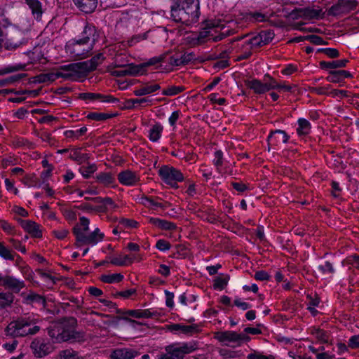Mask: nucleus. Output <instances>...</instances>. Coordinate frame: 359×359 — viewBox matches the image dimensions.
Wrapping results in <instances>:
<instances>
[{
  "label": "nucleus",
  "instance_id": "obj_1",
  "mask_svg": "<svg viewBox=\"0 0 359 359\" xmlns=\"http://www.w3.org/2000/svg\"><path fill=\"white\" fill-rule=\"evenodd\" d=\"M199 0H177L170 7V18L176 22L189 25L198 20Z\"/></svg>",
  "mask_w": 359,
  "mask_h": 359
},
{
  "label": "nucleus",
  "instance_id": "obj_2",
  "mask_svg": "<svg viewBox=\"0 0 359 359\" xmlns=\"http://www.w3.org/2000/svg\"><path fill=\"white\" fill-rule=\"evenodd\" d=\"M77 320L74 318H65L55 323L48 327V334L56 342L77 340L82 337L81 333L76 332Z\"/></svg>",
  "mask_w": 359,
  "mask_h": 359
},
{
  "label": "nucleus",
  "instance_id": "obj_3",
  "mask_svg": "<svg viewBox=\"0 0 359 359\" xmlns=\"http://www.w3.org/2000/svg\"><path fill=\"white\" fill-rule=\"evenodd\" d=\"M38 319L32 316L18 318L7 325L4 330L5 334L12 338L35 334L40 330V327L36 325Z\"/></svg>",
  "mask_w": 359,
  "mask_h": 359
},
{
  "label": "nucleus",
  "instance_id": "obj_4",
  "mask_svg": "<svg viewBox=\"0 0 359 359\" xmlns=\"http://www.w3.org/2000/svg\"><path fill=\"white\" fill-rule=\"evenodd\" d=\"M90 221L86 217L79 218V223L73 228V233L76 238V245L81 247L85 245H95L102 241L104 234L101 233L99 228H96L93 232L87 234L89 230Z\"/></svg>",
  "mask_w": 359,
  "mask_h": 359
},
{
  "label": "nucleus",
  "instance_id": "obj_5",
  "mask_svg": "<svg viewBox=\"0 0 359 359\" xmlns=\"http://www.w3.org/2000/svg\"><path fill=\"white\" fill-rule=\"evenodd\" d=\"M158 174L166 184L175 189L179 187L177 183L184 180L182 172L170 165L161 166L158 170Z\"/></svg>",
  "mask_w": 359,
  "mask_h": 359
},
{
  "label": "nucleus",
  "instance_id": "obj_6",
  "mask_svg": "<svg viewBox=\"0 0 359 359\" xmlns=\"http://www.w3.org/2000/svg\"><path fill=\"white\" fill-rule=\"evenodd\" d=\"M28 41L29 39L24 31L18 28H14L6 39L3 46L7 50L13 51L25 46Z\"/></svg>",
  "mask_w": 359,
  "mask_h": 359
},
{
  "label": "nucleus",
  "instance_id": "obj_7",
  "mask_svg": "<svg viewBox=\"0 0 359 359\" xmlns=\"http://www.w3.org/2000/svg\"><path fill=\"white\" fill-rule=\"evenodd\" d=\"M216 338L219 341L232 347L240 346L242 343L248 341L250 339L245 333H237L234 331L217 332Z\"/></svg>",
  "mask_w": 359,
  "mask_h": 359
},
{
  "label": "nucleus",
  "instance_id": "obj_8",
  "mask_svg": "<svg viewBox=\"0 0 359 359\" xmlns=\"http://www.w3.org/2000/svg\"><path fill=\"white\" fill-rule=\"evenodd\" d=\"M67 48L74 57L82 59L88 56L93 49V43H85L80 39L72 40L67 45Z\"/></svg>",
  "mask_w": 359,
  "mask_h": 359
},
{
  "label": "nucleus",
  "instance_id": "obj_9",
  "mask_svg": "<svg viewBox=\"0 0 359 359\" xmlns=\"http://www.w3.org/2000/svg\"><path fill=\"white\" fill-rule=\"evenodd\" d=\"M56 77L63 78L67 80H74L82 72L79 62L71 63L66 65L60 66L56 71Z\"/></svg>",
  "mask_w": 359,
  "mask_h": 359
},
{
  "label": "nucleus",
  "instance_id": "obj_10",
  "mask_svg": "<svg viewBox=\"0 0 359 359\" xmlns=\"http://www.w3.org/2000/svg\"><path fill=\"white\" fill-rule=\"evenodd\" d=\"M30 348L33 354L37 358H43L50 353L53 346L48 340L43 338H35L31 343Z\"/></svg>",
  "mask_w": 359,
  "mask_h": 359
},
{
  "label": "nucleus",
  "instance_id": "obj_11",
  "mask_svg": "<svg viewBox=\"0 0 359 359\" xmlns=\"http://www.w3.org/2000/svg\"><path fill=\"white\" fill-rule=\"evenodd\" d=\"M0 286L11 290L12 293H18L25 287V283L23 280L13 276H2L0 273Z\"/></svg>",
  "mask_w": 359,
  "mask_h": 359
},
{
  "label": "nucleus",
  "instance_id": "obj_12",
  "mask_svg": "<svg viewBox=\"0 0 359 359\" xmlns=\"http://www.w3.org/2000/svg\"><path fill=\"white\" fill-rule=\"evenodd\" d=\"M78 97L86 101H100L101 102H118V100L111 95H105L94 93H82L79 94Z\"/></svg>",
  "mask_w": 359,
  "mask_h": 359
},
{
  "label": "nucleus",
  "instance_id": "obj_13",
  "mask_svg": "<svg viewBox=\"0 0 359 359\" xmlns=\"http://www.w3.org/2000/svg\"><path fill=\"white\" fill-rule=\"evenodd\" d=\"M140 354L138 351L132 348H118L111 351L110 358L111 359H134Z\"/></svg>",
  "mask_w": 359,
  "mask_h": 359
},
{
  "label": "nucleus",
  "instance_id": "obj_14",
  "mask_svg": "<svg viewBox=\"0 0 359 359\" xmlns=\"http://www.w3.org/2000/svg\"><path fill=\"white\" fill-rule=\"evenodd\" d=\"M170 347L177 355L180 357V359H183L184 355L192 353L197 349L196 344L193 341L174 344L170 346Z\"/></svg>",
  "mask_w": 359,
  "mask_h": 359
},
{
  "label": "nucleus",
  "instance_id": "obj_15",
  "mask_svg": "<svg viewBox=\"0 0 359 359\" xmlns=\"http://www.w3.org/2000/svg\"><path fill=\"white\" fill-rule=\"evenodd\" d=\"M117 178L119 182L125 186H134L140 181L138 175L130 170L119 172Z\"/></svg>",
  "mask_w": 359,
  "mask_h": 359
},
{
  "label": "nucleus",
  "instance_id": "obj_16",
  "mask_svg": "<svg viewBox=\"0 0 359 359\" xmlns=\"http://www.w3.org/2000/svg\"><path fill=\"white\" fill-rule=\"evenodd\" d=\"M289 140V135L282 130H276L271 132L267 137L269 145L277 146L280 143H287Z\"/></svg>",
  "mask_w": 359,
  "mask_h": 359
},
{
  "label": "nucleus",
  "instance_id": "obj_17",
  "mask_svg": "<svg viewBox=\"0 0 359 359\" xmlns=\"http://www.w3.org/2000/svg\"><path fill=\"white\" fill-rule=\"evenodd\" d=\"M18 222L24 230L29 233L32 237L41 238L42 236V232L40 230L39 225L36 222L31 220H23L22 219H19Z\"/></svg>",
  "mask_w": 359,
  "mask_h": 359
},
{
  "label": "nucleus",
  "instance_id": "obj_18",
  "mask_svg": "<svg viewBox=\"0 0 359 359\" xmlns=\"http://www.w3.org/2000/svg\"><path fill=\"white\" fill-rule=\"evenodd\" d=\"M128 316L135 318H157L160 316V313L152 309H137L128 310L126 312Z\"/></svg>",
  "mask_w": 359,
  "mask_h": 359
},
{
  "label": "nucleus",
  "instance_id": "obj_19",
  "mask_svg": "<svg viewBox=\"0 0 359 359\" xmlns=\"http://www.w3.org/2000/svg\"><path fill=\"white\" fill-rule=\"evenodd\" d=\"M104 57L102 53L97 54L90 60L79 62L82 72L86 73L91 72L96 69V67L102 63Z\"/></svg>",
  "mask_w": 359,
  "mask_h": 359
},
{
  "label": "nucleus",
  "instance_id": "obj_20",
  "mask_svg": "<svg viewBox=\"0 0 359 359\" xmlns=\"http://www.w3.org/2000/svg\"><path fill=\"white\" fill-rule=\"evenodd\" d=\"M25 3L31 10L34 18L38 21L41 20L46 8L40 0H25Z\"/></svg>",
  "mask_w": 359,
  "mask_h": 359
},
{
  "label": "nucleus",
  "instance_id": "obj_21",
  "mask_svg": "<svg viewBox=\"0 0 359 359\" xmlns=\"http://www.w3.org/2000/svg\"><path fill=\"white\" fill-rule=\"evenodd\" d=\"M97 36L96 27L93 25L87 24L81 33V38L79 39L85 43H93V46L97 41Z\"/></svg>",
  "mask_w": 359,
  "mask_h": 359
},
{
  "label": "nucleus",
  "instance_id": "obj_22",
  "mask_svg": "<svg viewBox=\"0 0 359 359\" xmlns=\"http://www.w3.org/2000/svg\"><path fill=\"white\" fill-rule=\"evenodd\" d=\"M161 86L157 83H146L135 88L133 93L135 96H144L158 90Z\"/></svg>",
  "mask_w": 359,
  "mask_h": 359
},
{
  "label": "nucleus",
  "instance_id": "obj_23",
  "mask_svg": "<svg viewBox=\"0 0 359 359\" xmlns=\"http://www.w3.org/2000/svg\"><path fill=\"white\" fill-rule=\"evenodd\" d=\"M76 7L85 13H93L97 7V0H73Z\"/></svg>",
  "mask_w": 359,
  "mask_h": 359
},
{
  "label": "nucleus",
  "instance_id": "obj_24",
  "mask_svg": "<svg viewBox=\"0 0 359 359\" xmlns=\"http://www.w3.org/2000/svg\"><path fill=\"white\" fill-rule=\"evenodd\" d=\"M170 330L171 331L180 332L187 335H193L200 331L198 326L196 324L191 325L172 324L170 326Z\"/></svg>",
  "mask_w": 359,
  "mask_h": 359
},
{
  "label": "nucleus",
  "instance_id": "obj_25",
  "mask_svg": "<svg viewBox=\"0 0 359 359\" xmlns=\"http://www.w3.org/2000/svg\"><path fill=\"white\" fill-rule=\"evenodd\" d=\"M142 71V67L139 65H129L124 67L122 70H114L112 72V75L118 77L124 76L126 75L135 76L138 74Z\"/></svg>",
  "mask_w": 359,
  "mask_h": 359
},
{
  "label": "nucleus",
  "instance_id": "obj_26",
  "mask_svg": "<svg viewBox=\"0 0 359 359\" xmlns=\"http://www.w3.org/2000/svg\"><path fill=\"white\" fill-rule=\"evenodd\" d=\"M245 84L248 88L252 90L254 93L257 94H262L269 91V88H266L265 81L263 83L258 79H252L246 81Z\"/></svg>",
  "mask_w": 359,
  "mask_h": 359
},
{
  "label": "nucleus",
  "instance_id": "obj_27",
  "mask_svg": "<svg viewBox=\"0 0 359 359\" xmlns=\"http://www.w3.org/2000/svg\"><path fill=\"white\" fill-rule=\"evenodd\" d=\"M298 12L299 17H303L306 19H318L324 17V13L322 12L321 9L306 8L299 10Z\"/></svg>",
  "mask_w": 359,
  "mask_h": 359
},
{
  "label": "nucleus",
  "instance_id": "obj_28",
  "mask_svg": "<svg viewBox=\"0 0 359 359\" xmlns=\"http://www.w3.org/2000/svg\"><path fill=\"white\" fill-rule=\"evenodd\" d=\"M149 223L162 230L171 231L177 228L175 224L168 220L161 219L160 218L156 217L149 218Z\"/></svg>",
  "mask_w": 359,
  "mask_h": 359
},
{
  "label": "nucleus",
  "instance_id": "obj_29",
  "mask_svg": "<svg viewBox=\"0 0 359 359\" xmlns=\"http://www.w3.org/2000/svg\"><path fill=\"white\" fill-rule=\"evenodd\" d=\"M348 62V60L346 59L331 61V62L321 61V62H320V67L321 69H337V68L346 67Z\"/></svg>",
  "mask_w": 359,
  "mask_h": 359
},
{
  "label": "nucleus",
  "instance_id": "obj_30",
  "mask_svg": "<svg viewBox=\"0 0 359 359\" xmlns=\"http://www.w3.org/2000/svg\"><path fill=\"white\" fill-rule=\"evenodd\" d=\"M298 127L296 131L299 135H306L310 133L311 126L310 122L304 118H300L297 121Z\"/></svg>",
  "mask_w": 359,
  "mask_h": 359
},
{
  "label": "nucleus",
  "instance_id": "obj_31",
  "mask_svg": "<svg viewBox=\"0 0 359 359\" xmlns=\"http://www.w3.org/2000/svg\"><path fill=\"white\" fill-rule=\"evenodd\" d=\"M96 180L105 187H113V184L115 182V178L110 172H100L96 175Z\"/></svg>",
  "mask_w": 359,
  "mask_h": 359
},
{
  "label": "nucleus",
  "instance_id": "obj_32",
  "mask_svg": "<svg viewBox=\"0 0 359 359\" xmlns=\"http://www.w3.org/2000/svg\"><path fill=\"white\" fill-rule=\"evenodd\" d=\"M15 297L11 292H0V308L6 309L11 306Z\"/></svg>",
  "mask_w": 359,
  "mask_h": 359
},
{
  "label": "nucleus",
  "instance_id": "obj_33",
  "mask_svg": "<svg viewBox=\"0 0 359 359\" xmlns=\"http://www.w3.org/2000/svg\"><path fill=\"white\" fill-rule=\"evenodd\" d=\"M163 130V127L160 123L152 126L149 131V139L153 142H157L161 137Z\"/></svg>",
  "mask_w": 359,
  "mask_h": 359
},
{
  "label": "nucleus",
  "instance_id": "obj_34",
  "mask_svg": "<svg viewBox=\"0 0 359 359\" xmlns=\"http://www.w3.org/2000/svg\"><path fill=\"white\" fill-rule=\"evenodd\" d=\"M151 100L149 97H142V98H136V99H128L126 100L125 106L126 108L131 109L135 107L136 104H146L147 105H151Z\"/></svg>",
  "mask_w": 359,
  "mask_h": 359
},
{
  "label": "nucleus",
  "instance_id": "obj_35",
  "mask_svg": "<svg viewBox=\"0 0 359 359\" xmlns=\"http://www.w3.org/2000/svg\"><path fill=\"white\" fill-rule=\"evenodd\" d=\"M79 208L81 210H86L88 212H105L107 208L104 207V205H98L96 203L92 204L89 203H82Z\"/></svg>",
  "mask_w": 359,
  "mask_h": 359
},
{
  "label": "nucleus",
  "instance_id": "obj_36",
  "mask_svg": "<svg viewBox=\"0 0 359 359\" xmlns=\"http://www.w3.org/2000/svg\"><path fill=\"white\" fill-rule=\"evenodd\" d=\"M123 278L121 273L104 274L101 276L100 280L106 283H117L121 282Z\"/></svg>",
  "mask_w": 359,
  "mask_h": 359
},
{
  "label": "nucleus",
  "instance_id": "obj_37",
  "mask_svg": "<svg viewBox=\"0 0 359 359\" xmlns=\"http://www.w3.org/2000/svg\"><path fill=\"white\" fill-rule=\"evenodd\" d=\"M110 263L115 266H124L131 264L130 255H120L119 257L110 258Z\"/></svg>",
  "mask_w": 359,
  "mask_h": 359
},
{
  "label": "nucleus",
  "instance_id": "obj_38",
  "mask_svg": "<svg viewBox=\"0 0 359 359\" xmlns=\"http://www.w3.org/2000/svg\"><path fill=\"white\" fill-rule=\"evenodd\" d=\"M262 37H260L259 34H257L254 36H252L250 39H245L243 41V46H248L251 50L254 48L263 46Z\"/></svg>",
  "mask_w": 359,
  "mask_h": 359
},
{
  "label": "nucleus",
  "instance_id": "obj_39",
  "mask_svg": "<svg viewBox=\"0 0 359 359\" xmlns=\"http://www.w3.org/2000/svg\"><path fill=\"white\" fill-rule=\"evenodd\" d=\"M25 302L27 304L37 303L43 306L46 305L45 298L43 296L34 292H30L25 297Z\"/></svg>",
  "mask_w": 359,
  "mask_h": 359
},
{
  "label": "nucleus",
  "instance_id": "obj_40",
  "mask_svg": "<svg viewBox=\"0 0 359 359\" xmlns=\"http://www.w3.org/2000/svg\"><path fill=\"white\" fill-rule=\"evenodd\" d=\"M26 68L25 64H15V65H11L6 66L1 69H0V75H4L21 70H25Z\"/></svg>",
  "mask_w": 359,
  "mask_h": 359
},
{
  "label": "nucleus",
  "instance_id": "obj_41",
  "mask_svg": "<svg viewBox=\"0 0 359 359\" xmlns=\"http://www.w3.org/2000/svg\"><path fill=\"white\" fill-rule=\"evenodd\" d=\"M87 132V128L86 127H82L79 130H68L64 132V135L67 138H71L73 140H78L81 136L86 134Z\"/></svg>",
  "mask_w": 359,
  "mask_h": 359
},
{
  "label": "nucleus",
  "instance_id": "obj_42",
  "mask_svg": "<svg viewBox=\"0 0 359 359\" xmlns=\"http://www.w3.org/2000/svg\"><path fill=\"white\" fill-rule=\"evenodd\" d=\"M70 158L79 163H83L90 158V155L87 153H81L80 150L77 149L70 155Z\"/></svg>",
  "mask_w": 359,
  "mask_h": 359
},
{
  "label": "nucleus",
  "instance_id": "obj_43",
  "mask_svg": "<svg viewBox=\"0 0 359 359\" xmlns=\"http://www.w3.org/2000/svg\"><path fill=\"white\" fill-rule=\"evenodd\" d=\"M27 76L26 74L21 73L11 76L8 78L0 80V86H7L20 81Z\"/></svg>",
  "mask_w": 359,
  "mask_h": 359
},
{
  "label": "nucleus",
  "instance_id": "obj_44",
  "mask_svg": "<svg viewBox=\"0 0 359 359\" xmlns=\"http://www.w3.org/2000/svg\"><path fill=\"white\" fill-rule=\"evenodd\" d=\"M229 276L227 275H222L217 276L214 280L213 287L215 289L223 290L228 284Z\"/></svg>",
  "mask_w": 359,
  "mask_h": 359
},
{
  "label": "nucleus",
  "instance_id": "obj_45",
  "mask_svg": "<svg viewBox=\"0 0 359 359\" xmlns=\"http://www.w3.org/2000/svg\"><path fill=\"white\" fill-rule=\"evenodd\" d=\"M115 115L112 114L107 113H100V112H90L87 115V118L88 119L101 121H104L109 118L114 117Z\"/></svg>",
  "mask_w": 359,
  "mask_h": 359
},
{
  "label": "nucleus",
  "instance_id": "obj_46",
  "mask_svg": "<svg viewBox=\"0 0 359 359\" xmlns=\"http://www.w3.org/2000/svg\"><path fill=\"white\" fill-rule=\"evenodd\" d=\"M0 257L6 260H13L15 253L0 241Z\"/></svg>",
  "mask_w": 359,
  "mask_h": 359
},
{
  "label": "nucleus",
  "instance_id": "obj_47",
  "mask_svg": "<svg viewBox=\"0 0 359 359\" xmlns=\"http://www.w3.org/2000/svg\"><path fill=\"white\" fill-rule=\"evenodd\" d=\"M57 79L55 72L41 74L35 77V81L38 83H46L54 81Z\"/></svg>",
  "mask_w": 359,
  "mask_h": 359
},
{
  "label": "nucleus",
  "instance_id": "obj_48",
  "mask_svg": "<svg viewBox=\"0 0 359 359\" xmlns=\"http://www.w3.org/2000/svg\"><path fill=\"white\" fill-rule=\"evenodd\" d=\"M58 359H83L79 356L78 353L72 349H66L62 351L59 355Z\"/></svg>",
  "mask_w": 359,
  "mask_h": 359
},
{
  "label": "nucleus",
  "instance_id": "obj_49",
  "mask_svg": "<svg viewBox=\"0 0 359 359\" xmlns=\"http://www.w3.org/2000/svg\"><path fill=\"white\" fill-rule=\"evenodd\" d=\"M93 203H96L98 205H104V207L107 208V205H111L113 208H116V205L114 203L113 200L111 198L106 197H93L92 198Z\"/></svg>",
  "mask_w": 359,
  "mask_h": 359
},
{
  "label": "nucleus",
  "instance_id": "obj_50",
  "mask_svg": "<svg viewBox=\"0 0 359 359\" xmlns=\"http://www.w3.org/2000/svg\"><path fill=\"white\" fill-rule=\"evenodd\" d=\"M339 1L344 13L354 10L357 6L356 2L353 0H339Z\"/></svg>",
  "mask_w": 359,
  "mask_h": 359
},
{
  "label": "nucleus",
  "instance_id": "obj_51",
  "mask_svg": "<svg viewBox=\"0 0 359 359\" xmlns=\"http://www.w3.org/2000/svg\"><path fill=\"white\" fill-rule=\"evenodd\" d=\"M184 90V88L183 86H169L167 88L164 89L162 92V94L163 95H166V96H174V95H178L181 92H182Z\"/></svg>",
  "mask_w": 359,
  "mask_h": 359
},
{
  "label": "nucleus",
  "instance_id": "obj_52",
  "mask_svg": "<svg viewBox=\"0 0 359 359\" xmlns=\"http://www.w3.org/2000/svg\"><path fill=\"white\" fill-rule=\"evenodd\" d=\"M96 170L97 166L95 164H90L87 166H82L80 168L79 171L84 178L88 179Z\"/></svg>",
  "mask_w": 359,
  "mask_h": 359
},
{
  "label": "nucleus",
  "instance_id": "obj_53",
  "mask_svg": "<svg viewBox=\"0 0 359 359\" xmlns=\"http://www.w3.org/2000/svg\"><path fill=\"white\" fill-rule=\"evenodd\" d=\"M312 334L318 340L320 341L322 343L325 344L328 342L329 334L327 332L321 329H316L312 332Z\"/></svg>",
  "mask_w": 359,
  "mask_h": 359
},
{
  "label": "nucleus",
  "instance_id": "obj_54",
  "mask_svg": "<svg viewBox=\"0 0 359 359\" xmlns=\"http://www.w3.org/2000/svg\"><path fill=\"white\" fill-rule=\"evenodd\" d=\"M165 58H166V54L161 55L159 56H155V57L150 58L148 61H147L143 65H140V66L142 67V68L143 67L155 65H157V64H159V63L163 62L165 60Z\"/></svg>",
  "mask_w": 359,
  "mask_h": 359
},
{
  "label": "nucleus",
  "instance_id": "obj_55",
  "mask_svg": "<svg viewBox=\"0 0 359 359\" xmlns=\"http://www.w3.org/2000/svg\"><path fill=\"white\" fill-rule=\"evenodd\" d=\"M264 81H265V83L266 85V88H269V91L270 90H273V89H277L278 90L279 83H278V81L276 79L272 78L269 74H266L264 76Z\"/></svg>",
  "mask_w": 359,
  "mask_h": 359
},
{
  "label": "nucleus",
  "instance_id": "obj_56",
  "mask_svg": "<svg viewBox=\"0 0 359 359\" xmlns=\"http://www.w3.org/2000/svg\"><path fill=\"white\" fill-rule=\"evenodd\" d=\"M180 55L169 56L166 55V58L163 62L169 63L172 67H177L183 65V61L180 60Z\"/></svg>",
  "mask_w": 359,
  "mask_h": 359
},
{
  "label": "nucleus",
  "instance_id": "obj_57",
  "mask_svg": "<svg viewBox=\"0 0 359 359\" xmlns=\"http://www.w3.org/2000/svg\"><path fill=\"white\" fill-rule=\"evenodd\" d=\"M262 37V43L264 45L268 44L274 37V34L270 30L262 31L259 33Z\"/></svg>",
  "mask_w": 359,
  "mask_h": 359
},
{
  "label": "nucleus",
  "instance_id": "obj_58",
  "mask_svg": "<svg viewBox=\"0 0 359 359\" xmlns=\"http://www.w3.org/2000/svg\"><path fill=\"white\" fill-rule=\"evenodd\" d=\"M318 269L323 274H333L334 273L333 265L330 262H325L324 264L320 265Z\"/></svg>",
  "mask_w": 359,
  "mask_h": 359
},
{
  "label": "nucleus",
  "instance_id": "obj_59",
  "mask_svg": "<svg viewBox=\"0 0 359 359\" xmlns=\"http://www.w3.org/2000/svg\"><path fill=\"white\" fill-rule=\"evenodd\" d=\"M343 11L341 9V6L340 5L339 1H338L337 4L332 6L328 10H327V15L331 16H337L341 14H343Z\"/></svg>",
  "mask_w": 359,
  "mask_h": 359
},
{
  "label": "nucleus",
  "instance_id": "obj_60",
  "mask_svg": "<svg viewBox=\"0 0 359 359\" xmlns=\"http://www.w3.org/2000/svg\"><path fill=\"white\" fill-rule=\"evenodd\" d=\"M214 156V165L217 167V170L219 172L220 168L223 164V153L222 151L217 150L215 152Z\"/></svg>",
  "mask_w": 359,
  "mask_h": 359
},
{
  "label": "nucleus",
  "instance_id": "obj_61",
  "mask_svg": "<svg viewBox=\"0 0 359 359\" xmlns=\"http://www.w3.org/2000/svg\"><path fill=\"white\" fill-rule=\"evenodd\" d=\"M337 70H332L330 72V75L326 77V80L331 83H339L342 81L341 76L338 74Z\"/></svg>",
  "mask_w": 359,
  "mask_h": 359
},
{
  "label": "nucleus",
  "instance_id": "obj_62",
  "mask_svg": "<svg viewBox=\"0 0 359 359\" xmlns=\"http://www.w3.org/2000/svg\"><path fill=\"white\" fill-rule=\"evenodd\" d=\"M170 243L164 239H160L157 241L156 243V248L160 251L168 250L170 248Z\"/></svg>",
  "mask_w": 359,
  "mask_h": 359
},
{
  "label": "nucleus",
  "instance_id": "obj_63",
  "mask_svg": "<svg viewBox=\"0 0 359 359\" xmlns=\"http://www.w3.org/2000/svg\"><path fill=\"white\" fill-rule=\"evenodd\" d=\"M168 353L161 355L158 359H180V357L177 355L172 348L169 346L166 348Z\"/></svg>",
  "mask_w": 359,
  "mask_h": 359
},
{
  "label": "nucleus",
  "instance_id": "obj_64",
  "mask_svg": "<svg viewBox=\"0 0 359 359\" xmlns=\"http://www.w3.org/2000/svg\"><path fill=\"white\" fill-rule=\"evenodd\" d=\"M348 346L352 349L359 348V334L352 336L348 339Z\"/></svg>",
  "mask_w": 359,
  "mask_h": 359
}]
</instances>
